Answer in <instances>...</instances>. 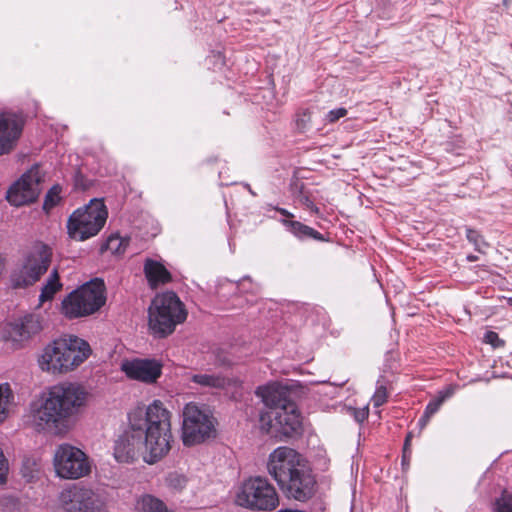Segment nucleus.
I'll return each instance as SVG.
<instances>
[{
	"label": "nucleus",
	"mask_w": 512,
	"mask_h": 512,
	"mask_svg": "<svg viewBox=\"0 0 512 512\" xmlns=\"http://www.w3.org/2000/svg\"><path fill=\"white\" fill-rule=\"evenodd\" d=\"M411 439H412V433L410 432V433L407 434V436L405 438L403 449L410 448V446H411Z\"/></svg>",
	"instance_id": "obj_38"
},
{
	"label": "nucleus",
	"mask_w": 512,
	"mask_h": 512,
	"mask_svg": "<svg viewBox=\"0 0 512 512\" xmlns=\"http://www.w3.org/2000/svg\"><path fill=\"white\" fill-rule=\"evenodd\" d=\"M367 417V412L361 413V420L365 419Z\"/></svg>",
	"instance_id": "obj_41"
},
{
	"label": "nucleus",
	"mask_w": 512,
	"mask_h": 512,
	"mask_svg": "<svg viewBox=\"0 0 512 512\" xmlns=\"http://www.w3.org/2000/svg\"><path fill=\"white\" fill-rule=\"evenodd\" d=\"M129 244V239L121 237L118 234L110 235L102 249L110 251L112 254L121 255L125 252Z\"/></svg>",
	"instance_id": "obj_24"
},
{
	"label": "nucleus",
	"mask_w": 512,
	"mask_h": 512,
	"mask_svg": "<svg viewBox=\"0 0 512 512\" xmlns=\"http://www.w3.org/2000/svg\"><path fill=\"white\" fill-rule=\"evenodd\" d=\"M52 260V249L36 242L23 255L10 274L11 286L15 289L27 288L38 282L47 272Z\"/></svg>",
	"instance_id": "obj_5"
},
{
	"label": "nucleus",
	"mask_w": 512,
	"mask_h": 512,
	"mask_svg": "<svg viewBox=\"0 0 512 512\" xmlns=\"http://www.w3.org/2000/svg\"><path fill=\"white\" fill-rule=\"evenodd\" d=\"M484 342L490 344L493 348H502L505 341L494 331H487L484 335Z\"/></svg>",
	"instance_id": "obj_30"
},
{
	"label": "nucleus",
	"mask_w": 512,
	"mask_h": 512,
	"mask_svg": "<svg viewBox=\"0 0 512 512\" xmlns=\"http://www.w3.org/2000/svg\"><path fill=\"white\" fill-rule=\"evenodd\" d=\"M467 260H468L469 262H475V261H477V260H478V257H477V256H475V255H468V256H467Z\"/></svg>",
	"instance_id": "obj_40"
},
{
	"label": "nucleus",
	"mask_w": 512,
	"mask_h": 512,
	"mask_svg": "<svg viewBox=\"0 0 512 512\" xmlns=\"http://www.w3.org/2000/svg\"><path fill=\"white\" fill-rule=\"evenodd\" d=\"M128 427L114 445L119 463H132L140 454L147 464H155L168 455L174 442L172 413L160 400L136 406L127 415Z\"/></svg>",
	"instance_id": "obj_1"
},
{
	"label": "nucleus",
	"mask_w": 512,
	"mask_h": 512,
	"mask_svg": "<svg viewBox=\"0 0 512 512\" xmlns=\"http://www.w3.org/2000/svg\"><path fill=\"white\" fill-rule=\"evenodd\" d=\"M283 223L299 239L313 238L317 241H324L321 233L299 221L284 220Z\"/></svg>",
	"instance_id": "obj_22"
},
{
	"label": "nucleus",
	"mask_w": 512,
	"mask_h": 512,
	"mask_svg": "<svg viewBox=\"0 0 512 512\" xmlns=\"http://www.w3.org/2000/svg\"><path fill=\"white\" fill-rule=\"evenodd\" d=\"M236 503L242 507L271 511L279 504L275 487L265 477H251L243 482L237 495Z\"/></svg>",
	"instance_id": "obj_8"
},
{
	"label": "nucleus",
	"mask_w": 512,
	"mask_h": 512,
	"mask_svg": "<svg viewBox=\"0 0 512 512\" xmlns=\"http://www.w3.org/2000/svg\"><path fill=\"white\" fill-rule=\"evenodd\" d=\"M161 364L150 359H134L124 361L121 365L122 371L133 380L145 383H154L161 375Z\"/></svg>",
	"instance_id": "obj_17"
},
{
	"label": "nucleus",
	"mask_w": 512,
	"mask_h": 512,
	"mask_svg": "<svg viewBox=\"0 0 512 512\" xmlns=\"http://www.w3.org/2000/svg\"><path fill=\"white\" fill-rule=\"evenodd\" d=\"M261 429L275 438L292 437L301 431V416L295 403L260 416Z\"/></svg>",
	"instance_id": "obj_10"
},
{
	"label": "nucleus",
	"mask_w": 512,
	"mask_h": 512,
	"mask_svg": "<svg viewBox=\"0 0 512 512\" xmlns=\"http://www.w3.org/2000/svg\"><path fill=\"white\" fill-rule=\"evenodd\" d=\"M277 211H279L283 216H285L287 218H292L293 217V214L290 213L289 211H287L284 208H278Z\"/></svg>",
	"instance_id": "obj_39"
},
{
	"label": "nucleus",
	"mask_w": 512,
	"mask_h": 512,
	"mask_svg": "<svg viewBox=\"0 0 512 512\" xmlns=\"http://www.w3.org/2000/svg\"><path fill=\"white\" fill-rule=\"evenodd\" d=\"M144 273L149 285L156 288L171 281V274L165 266L158 261L147 259L144 263Z\"/></svg>",
	"instance_id": "obj_20"
},
{
	"label": "nucleus",
	"mask_w": 512,
	"mask_h": 512,
	"mask_svg": "<svg viewBox=\"0 0 512 512\" xmlns=\"http://www.w3.org/2000/svg\"><path fill=\"white\" fill-rule=\"evenodd\" d=\"M182 441L185 446L200 444L215 434L213 416L196 403H188L183 409Z\"/></svg>",
	"instance_id": "obj_9"
},
{
	"label": "nucleus",
	"mask_w": 512,
	"mask_h": 512,
	"mask_svg": "<svg viewBox=\"0 0 512 512\" xmlns=\"http://www.w3.org/2000/svg\"><path fill=\"white\" fill-rule=\"evenodd\" d=\"M466 238L470 243L474 245L476 251L482 252V245L487 246L483 240L482 235L477 230L472 228H466Z\"/></svg>",
	"instance_id": "obj_28"
},
{
	"label": "nucleus",
	"mask_w": 512,
	"mask_h": 512,
	"mask_svg": "<svg viewBox=\"0 0 512 512\" xmlns=\"http://www.w3.org/2000/svg\"><path fill=\"white\" fill-rule=\"evenodd\" d=\"M23 122L15 114L0 113V155L9 153L21 135Z\"/></svg>",
	"instance_id": "obj_18"
},
{
	"label": "nucleus",
	"mask_w": 512,
	"mask_h": 512,
	"mask_svg": "<svg viewBox=\"0 0 512 512\" xmlns=\"http://www.w3.org/2000/svg\"><path fill=\"white\" fill-rule=\"evenodd\" d=\"M61 187L59 185H54L49 189V191L46 193L44 203H43V209L46 211H49L53 207H55L61 200Z\"/></svg>",
	"instance_id": "obj_27"
},
{
	"label": "nucleus",
	"mask_w": 512,
	"mask_h": 512,
	"mask_svg": "<svg viewBox=\"0 0 512 512\" xmlns=\"http://www.w3.org/2000/svg\"><path fill=\"white\" fill-rule=\"evenodd\" d=\"M255 394L261 398L270 411L285 408L288 404L293 403L289 399L288 389L277 382L258 387Z\"/></svg>",
	"instance_id": "obj_19"
},
{
	"label": "nucleus",
	"mask_w": 512,
	"mask_h": 512,
	"mask_svg": "<svg viewBox=\"0 0 512 512\" xmlns=\"http://www.w3.org/2000/svg\"><path fill=\"white\" fill-rule=\"evenodd\" d=\"M56 474L64 479H78L88 475L91 465L87 455L70 444H61L54 454Z\"/></svg>",
	"instance_id": "obj_11"
},
{
	"label": "nucleus",
	"mask_w": 512,
	"mask_h": 512,
	"mask_svg": "<svg viewBox=\"0 0 512 512\" xmlns=\"http://www.w3.org/2000/svg\"><path fill=\"white\" fill-rule=\"evenodd\" d=\"M311 122V112L309 109H302L297 113L296 123L299 129L304 130Z\"/></svg>",
	"instance_id": "obj_32"
},
{
	"label": "nucleus",
	"mask_w": 512,
	"mask_h": 512,
	"mask_svg": "<svg viewBox=\"0 0 512 512\" xmlns=\"http://www.w3.org/2000/svg\"><path fill=\"white\" fill-rule=\"evenodd\" d=\"M191 381L202 387L214 389H224L229 384V380L221 374H194Z\"/></svg>",
	"instance_id": "obj_23"
},
{
	"label": "nucleus",
	"mask_w": 512,
	"mask_h": 512,
	"mask_svg": "<svg viewBox=\"0 0 512 512\" xmlns=\"http://www.w3.org/2000/svg\"><path fill=\"white\" fill-rule=\"evenodd\" d=\"M90 352L86 341L76 336H68L47 345L39 359V365L43 371L53 374L66 373L83 363Z\"/></svg>",
	"instance_id": "obj_3"
},
{
	"label": "nucleus",
	"mask_w": 512,
	"mask_h": 512,
	"mask_svg": "<svg viewBox=\"0 0 512 512\" xmlns=\"http://www.w3.org/2000/svg\"><path fill=\"white\" fill-rule=\"evenodd\" d=\"M41 181L40 169L35 165L10 186L6 194L7 201L16 207L36 201L40 194Z\"/></svg>",
	"instance_id": "obj_13"
},
{
	"label": "nucleus",
	"mask_w": 512,
	"mask_h": 512,
	"mask_svg": "<svg viewBox=\"0 0 512 512\" xmlns=\"http://www.w3.org/2000/svg\"><path fill=\"white\" fill-rule=\"evenodd\" d=\"M453 392L454 391L452 388H447L444 391H440L438 397L427 404L424 413L432 417L439 411L443 402L453 395Z\"/></svg>",
	"instance_id": "obj_26"
},
{
	"label": "nucleus",
	"mask_w": 512,
	"mask_h": 512,
	"mask_svg": "<svg viewBox=\"0 0 512 512\" xmlns=\"http://www.w3.org/2000/svg\"><path fill=\"white\" fill-rule=\"evenodd\" d=\"M86 396V391L74 383L51 387L30 405L33 427L38 432L61 433L67 419L84 406Z\"/></svg>",
	"instance_id": "obj_2"
},
{
	"label": "nucleus",
	"mask_w": 512,
	"mask_h": 512,
	"mask_svg": "<svg viewBox=\"0 0 512 512\" xmlns=\"http://www.w3.org/2000/svg\"><path fill=\"white\" fill-rule=\"evenodd\" d=\"M59 501L65 512H102L105 508L101 494L79 484L64 489Z\"/></svg>",
	"instance_id": "obj_12"
},
{
	"label": "nucleus",
	"mask_w": 512,
	"mask_h": 512,
	"mask_svg": "<svg viewBox=\"0 0 512 512\" xmlns=\"http://www.w3.org/2000/svg\"><path fill=\"white\" fill-rule=\"evenodd\" d=\"M108 210L103 199L93 198L88 204L76 209L68 218L67 232L76 241L96 236L104 227Z\"/></svg>",
	"instance_id": "obj_6"
},
{
	"label": "nucleus",
	"mask_w": 512,
	"mask_h": 512,
	"mask_svg": "<svg viewBox=\"0 0 512 512\" xmlns=\"http://www.w3.org/2000/svg\"><path fill=\"white\" fill-rule=\"evenodd\" d=\"M12 400L13 392L9 384H0V422L6 419L8 414V407Z\"/></svg>",
	"instance_id": "obj_25"
},
{
	"label": "nucleus",
	"mask_w": 512,
	"mask_h": 512,
	"mask_svg": "<svg viewBox=\"0 0 512 512\" xmlns=\"http://www.w3.org/2000/svg\"><path fill=\"white\" fill-rule=\"evenodd\" d=\"M495 505L497 512H512V495L502 494V496L496 500Z\"/></svg>",
	"instance_id": "obj_29"
},
{
	"label": "nucleus",
	"mask_w": 512,
	"mask_h": 512,
	"mask_svg": "<svg viewBox=\"0 0 512 512\" xmlns=\"http://www.w3.org/2000/svg\"><path fill=\"white\" fill-rule=\"evenodd\" d=\"M279 487L287 498L305 502L315 494L316 480L303 465L280 483Z\"/></svg>",
	"instance_id": "obj_14"
},
{
	"label": "nucleus",
	"mask_w": 512,
	"mask_h": 512,
	"mask_svg": "<svg viewBox=\"0 0 512 512\" xmlns=\"http://www.w3.org/2000/svg\"><path fill=\"white\" fill-rule=\"evenodd\" d=\"M411 458V448L403 449L402 465H408Z\"/></svg>",
	"instance_id": "obj_36"
},
{
	"label": "nucleus",
	"mask_w": 512,
	"mask_h": 512,
	"mask_svg": "<svg viewBox=\"0 0 512 512\" xmlns=\"http://www.w3.org/2000/svg\"><path fill=\"white\" fill-rule=\"evenodd\" d=\"M303 465L299 454L289 447H278L270 455L267 462L268 473L278 485Z\"/></svg>",
	"instance_id": "obj_15"
},
{
	"label": "nucleus",
	"mask_w": 512,
	"mask_h": 512,
	"mask_svg": "<svg viewBox=\"0 0 512 512\" xmlns=\"http://www.w3.org/2000/svg\"><path fill=\"white\" fill-rule=\"evenodd\" d=\"M387 400V391L383 385L377 387L374 395L372 396V404L374 407H380Z\"/></svg>",
	"instance_id": "obj_31"
},
{
	"label": "nucleus",
	"mask_w": 512,
	"mask_h": 512,
	"mask_svg": "<svg viewBox=\"0 0 512 512\" xmlns=\"http://www.w3.org/2000/svg\"><path fill=\"white\" fill-rule=\"evenodd\" d=\"M430 418H431L430 416L423 413V415L420 417V419L418 421V426L420 427V430L425 428V426L428 424Z\"/></svg>",
	"instance_id": "obj_37"
},
{
	"label": "nucleus",
	"mask_w": 512,
	"mask_h": 512,
	"mask_svg": "<svg viewBox=\"0 0 512 512\" xmlns=\"http://www.w3.org/2000/svg\"><path fill=\"white\" fill-rule=\"evenodd\" d=\"M187 318L184 304L172 291L158 294L148 309V325L151 333L157 338H165L172 334L177 325Z\"/></svg>",
	"instance_id": "obj_4"
},
{
	"label": "nucleus",
	"mask_w": 512,
	"mask_h": 512,
	"mask_svg": "<svg viewBox=\"0 0 512 512\" xmlns=\"http://www.w3.org/2000/svg\"><path fill=\"white\" fill-rule=\"evenodd\" d=\"M347 115V110L343 107L333 109L326 115V120L330 123H334L342 117Z\"/></svg>",
	"instance_id": "obj_34"
},
{
	"label": "nucleus",
	"mask_w": 512,
	"mask_h": 512,
	"mask_svg": "<svg viewBox=\"0 0 512 512\" xmlns=\"http://www.w3.org/2000/svg\"><path fill=\"white\" fill-rule=\"evenodd\" d=\"M62 286L58 270L53 269L41 288L39 302L42 304L46 301H51L55 294L62 289Z\"/></svg>",
	"instance_id": "obj_21"
},
{
	"label": "nucleus",
	"mask_w": 512,
	"mask_h": 512,
	"mask_svg": "<svg viewBox=\"0 0 512 512\" xmlns=\"http://www.w3.org/2000/svg\"><path fill=\"white\" fill-rule=\"evenodd\" d=\"M106 301L103 280L94 279L72 291L62 301V313L70 318L91 315L98 311Z\"/></svg>",
	"instance_id": "obj_7"
},
{
	"label": "nucleus",
	"mask_w": 512,
	"mask_h": 512,
	"mask_svg": "<svg viewBox=\"0 0 512 512\" xmlns=\"http://www.w3.org/2000/svg\"><path fill=\"white\" fill-rule=\"evenodd\" d=\"M303 205L309 209L311 212L317 214L319 212V208L308 198V197H303V199L301 200Z\"/></svg>",
	"instance_id": "obj_35"
},
{
	"label": "nucleus",
	"mask_w": 512,
	"mask_h": 512,
	"mask_svg": "<svg viewBox=\"0 0 512 512\" xmlns=\"http://www.w3.org/2000/svg\"><path fill=\"white\" fill-rule=\"evenodd\" d=\"M9 473V463L0 448V485H4L7 482Z\"/></svg>",
	"instance_id": "obj_33"
},
{
	"label": "nucleus",
	"mask_w": 512,
	"mask_h": 512,
	"mask_svg": "<svg viewBox=\"0 0 512 512\" xmlns=\"http://www.w3.org/2000/svg\"><path fill=\"white\" fill-rule=\"evenodd\" d=\"M42 330L40 317L29 314L6 325L3 338L11 342L14 348H20L33 335Z\"/></svg>",
	"instance_id": "obj_16"
}]
</instances>
